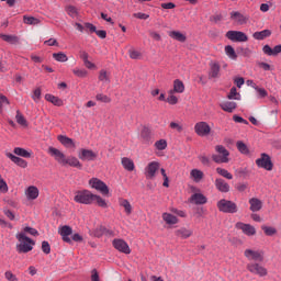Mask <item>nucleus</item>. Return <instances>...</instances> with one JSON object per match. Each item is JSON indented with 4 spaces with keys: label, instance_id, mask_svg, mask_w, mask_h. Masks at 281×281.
I'll use <instances>...</instances> for the list:
<instances>
[{
    "label": "nucleus",
    "instance_id": "1a4fd4ad",
    "mask_svg": "<svg viewBox=\"0 0 281 281\" xmlns=\"http://www.w3.org/2000/svg\"><path fill=\"white\" fill-rule=\"evenodd\" d=\"M226 37L234 43H245L248 36L243 31H227Z\"/></svg>",
    "mask_w": 281,
    "mask_h": 281
},
{
    "label": "nucleus",
    "instance_id": "a18cd8bd",
    "mask_svg": "<svg viewBox=\"0 0 281 281\" xmlns=\"http://www.w3.org/2000/svg\"><path fill=\"white\" fill-rule=\"evenodd\" d=\"M154 147H156L158 151H164L168 148V142H166V139H158L156 144H154Z\"/></svg>",
    "mask_w": 281,
    "mask_h": 281
},
{
    "label": "nucleus",
    "instance_id": "7ed1b4c3",
    "mask_svg": "<svg viewBox=\"0 0 281 281\" xmlns=\"http://www.w3.org/2000/svg\"><path fill=\"white\" fill-rule=\"evenodd\" d=\"M98 195L93 194L89 190H82V191H77L75 194L74 201L77 202L78 204H86L90 205L94 203V198Z\"/></svg>",
    "mask_w": 281,
    "mask_h": 281
},
{
    "label": "nucleus",
    "instance_id": "aec40b11",
    "mask_svg": "<svg viewBox=\"0 0 281 281\" xmlns=\"http://www.w3.org/2000/svg\"><path fill=\"white\" fill-rule=\"evenodd\" d=\"M48 155L55 158V160L59 162V165L67 159V156H65L63 151L52 146L48 147Z\"/></svg>",
    "mask_w": 281,
    "mask_h": 281
},
{
    "label": "nucleus",
    "instance_id": "69168bd1",
    "mask_svg": "<svg viewBox=\"0 0 281 281\" xmlns=\"http://www.w3.org/2000/svg\"><path fill=\"white\" fill-rule=\"evenodd\" d=\"M198 159L201 161L202 166H206L209 167L210 166V158L204 156V155H201V156H198Z\"/></svg>",
    "mask_w": 281,
    "mask_h": 281
},
{
    "label": "nucleus",
    "instance_id": "5701e85b",
    "mask_svg": "<svg viewBox=\"0 0 281 281\" xmlns=\"http://www.w3.org/2000/svg\"><path fill=\"white\" fill-rule=\"evenodd\" d=\"M40 195V190L35 186H30L25 189V196L27 201H35Z\"/></svg>",
    "mask_w": 281,
    "mask_h": 281
},
{
    "label": "nucleus",
    "instance_id": "c756f323",
    "mask_svg": "<svg viewBox=\"0 0 281 281\" xmlns=\"http://www.w3.org/2000/svg\"><path fill=\"white\" fill-rule=\"evenodd\" d=\"M270 36H271L270 30L257 31L252 35L255 41H265L267 37H270Z\"/></svg>",
    "mask_w": 281,
    "mask_h": 281
},
{
    "label": "nucleus",
    "instance_id": "f03ea898",
    "mask_svg": "<svg viewBox=\"0 0 281 281\" xmlns=\"http://www.w3.org/2000/svg\"><path fill=\"white\" fill-rule=\"evenodd\" d=\"M215 153L211 156V159L217 165L227 164L229 162V150L226 149L223 145L215 146Z\"/></svg>",
    "mask_w": 281,
    "mask_h": 281
},
{
    "label": "nucleus",
    "instance_id": "0e129e2a",
    "mask_svg": "<svg viewBox=\"0 0 281 281\" xmlns=\"http://www.w3.org/2000/svg\"><path fill=\"white\" fill-rule=\"evenodd\" d=\"M4 278L8 281H18L16 276L14 273H12L11 271H5Z\"/></svg>",
    "mask_w": 281,
    "mask_h": 281
},
{
    "label": "nucleus",
    "instance_id": "a19ab883",
    "mask_svg": "<svg viewBox=\"0 0 281 281\" xmlns=\"http://www.w3.org/2000/svg\"><path fill=\"white\" fill-rule=\"evenodd\" d=\"M224 52L226 53V56L231 60H236L238 58V55H236L234 47H232L231 45H227L226 47H224Z\"/></svg>",
    "mask_w": 281,
    "mask_h": 281
},
{
    "label": "nucleus",
    "instance_id": "bf43d9fd",
    "mask_svg": "<svg viewBox=\"0 0 281 281\" xmlns=\"http://www.w3.org/2000/svg\"><path fill=\"white\" fill-rule=\"evenodd\" d=\"M254 90L258 92L259 94V98L263 99L268 95L267 91L265 88H260V87H257V86H254Z\"/></svg>",
    "mask_w": 281,
    "mask_h": 281
},
{
    "label": "nucleus",
    "instance_id": "4468645a",
    "mask_svg": "<svg viewBox=\"0 0 281 281\" xmlns=\"http://www.w3.org/2000/svg\"><path fill=\"white\" fill-rule=\"evenodd\" d=\"M236 228L241 231V233H244L248 237H252L256 235V228L251 224H244L243 222H237Z\"/></svg>",
    "mask_w": 281,
    "mask_h": 281
},
{
    "label": "nucleus",
    "instance_id": "6ab92c4d",
    "mask_svg": "<svg viewBox=\"0 0 281 281\" xmlns=\"http://www.w3.org/2000/svg\"><path fill=\"white\" fill-rule=\"evenodd\" d=\"M262 53L268 57H277L279 54H281V44L276 45L274 48H271L269 44H266L262 47Z\"/></svg>",
    "mask_w": 281,
    "mask_h": 281
},
{
    "label": "nucleus",
    "instance_id": "e433bc0d",
    "mask_svg": "<svg viewBox=\"0 0 281 281\" xmlns=\"http://www.w3.org/2000/svg\"><path fill=\"white\" fill-rule=\"evenodd\" d=\"M122 166L125 168L126 171H134L135 165L133 159H130L127 157L122 158Z\"/></svg>",
    "mask_w": 281,
    "mask_h": 281
},
{
    "label": "nucleus",
    "instance_id": "680f3d73",
    "mask_svg": "<svg viewBox=\"0 0 281 281\" xmlns=\"http://www.w3.org/2000/svg\"><path fill=\"white\" fill-rule=\"evenodd\" d=\"M149 37H151L154 41L160 42L161 35L156 31H148Z\"/></svg>",
    "mask_w": 281,
    "mask_h": 281
},
{
    "label": "nucleus",
    "instance_id": "c03bdc74",
    "mask_svg": "<svg viewBox=\"0 0 281 281\" xmlns=\"http://www.w3.org/2000/svg\"><path fill=\"white\" fill-rule=\"evenodd\" d=\"M227 100H240V93L236 90V87H232L231 91L227 93Z\"/></svg>",
    "mask_w": 281,
    "mask_h": 281
},
{
    "label": "nucleus",
    "instance_id": "9d476101",
    "mask_svg": "<svg viewBox=\"0 0 281 281\" xmlns=\"http://www.w3.org/2000/svg\"><path fill=\"white\" fill-rule=\"evenodd\" d=\"M89 184L92 189H95V191H100L101 194H109V187L102 180L98 178H92L90 179Z\"/></svg>",
    "mask_w": 281,
    "mask_h": 281
},
{
    "label": "nucleus",
    "instance_id": "de8ad7c7",
    "mask_svg": "<svg viewBox=\"0 0 281 281\" xmlns=\"http://www.w3.org/2000/svg\"><path fill=\"white\" fill-rule=\"evenodd\" d=\"M99 80L103 83H111V78L109 77L108 71L104 69L100 70Z\"/></svg>",
    "mask_w": 281,
    "mask_h": 281
},
{
    "label": "nucleus",
    "instance_id": "338daca9",
    "mask_svg": "<svg viewBox=\"0 0 281 281\" xmlns=\"http://www.w3.org/2000/svg\"><path fill=\"white\" fill-rule=\"evenodd\" d=\"M0 192L7 193L8 192V184L2 179V176L0 175Z\"/></svg>",
    "mask_w": 281,
    "mask_h": 281
},
{
    "label": "nucleus",
    "instance_id": "7c9ffc66",
    "mask_svg": "<svg viewBox=\"0 0 281 281\" xmlns=\"http://www.w3.org/2000/svg\"><path fill=\"white\" fill-rule=\"evenodd\" d=\"M162 221H165L167 225H176L179 223L178 217L168 212L162 213Z\"/></svg>",
    "mask_w": 281,
    "mask_h": 281
},
{
    "label": "nucleus",
    "instance_id": "c9c22d12",
    "mask_svg": "<svg viewBox=\"0 0 281 281\" xmlns=\"http://www.w3.org/2000/svg\"><path fill=\"white\" fill-rule=\"evenodd\" d=\"M204 173L200 169H192L191 170V179L195 181V183H200L203 180Z\"/></svg>",
    "mask_w": 281,
    "mask_h": 281
},
{
    "label": "nucleus",
    "instance_id": "4c0bfd02",
    "mask_svg": "<svg viewBox=\"0 0 281 281\" xmlns=\"http://www.w3.org/2000/svg\"><path fill=\"white\" fill-rule=\"evenodd\" d=\"M119 204L121 206H123V209H125V213L127 215L132 214L133 213V206L131 205V203L128 202V200L124 199V198H121L119 199Z\"/></svg>",
    "mask_w": 281,
    "mask_h": 281
},
{
    "label": "nucleus",
    "instance_id": "58836bf2",
    "mask_svg": "<svg viewBox=\"0 0 281 281\" xmlns=\"http://www.w3.org/2000/svg\"><path fill=\"white\" fill-rule=\"evenodd\" d=\"M13 154L19 156V157L25 158V159H30L31 158V153H29L26 149L21 148V147L14 148L13 149Z\"/></svg>",
    "mask_w": 281,
    "mask_h": 281
},
{
    "label": "nucleus",
    "instance_id": "49530a36",
    "mask_svg": "<svg viewBox=\"0 0 281 281\" xmlns=\"http://www.w3.org/2000/svg\"><path fill=\"white\" fill-rule=\"evenodd\" d=\"M215 171H216L220 176L226 178L227 180L234 179V176H232V173H231L229 171H227L226 169H223V168L218 167L217 169H215Z\"/></svg>",
    "mask_w": 281,
    "mask_h": 281
},
{
    "label": "nucleus",
    "instance_id": "cd10ccee",
    "mask_svg": "<svg viewBox=\"0 0 281 281\" xmlns=\"http://www.w3.org/2000/svg\"><path fill=\"white\" fill-rule=\"evenodd\" d=\"M191 202L196 205H202L207 203V198L203 193H194L191 195Z\"/></svg>",
    "mask_w": 281,
    "mask_h": 281
},
{
    "label": "nucleus",
    "instance_id": "412c9836",
    "mask_svg": "<svg viewBox=\"0 0 281 281\" xmlns=\"http://www.w3.org/2000/svg\"><path fill=\"white\" fill-rule=\"evenodd\" d=\"M59 234L61 236V239H64V241L66 244H71V235H72V228L68 225H64L59 228Z\"/></svg>",
    "mask_w": 281,
    "mask_h": 281
},
{
    "label": "nucleus",
    "instance_id": "774afa93",
    "mask_svg": "<svg viewBox=\"0 0 281 281\" xmlns=\"http://www.w3.org/2000/svg\"><path fill=\"white\" fill-rule=\"evenodd\" d=\"M41 97H42V90H40V88H36L34 90V94H32V100H34L35 102H38Z\"/></svg>",
    "mask_w": 281,
    "mask_h": 281
},
{
    "label": "nucleus",
    "instance_id": "3c124183",
    "mask_svg": "<svg viewBox=\"0 0 281 281\" xmlns=\"http://www.w3.org/2000/svg\"><path fill=\"white\" fill-rule=\"evenodd\" d=\"M72 74L79 78H86L89 72L86 69H81V68H75L72 70Z\"/></svg>",
    "mask_w": 281,
    "mask_h": 281
},
{
    "label": "nucleus",
    "instance_id": "2f4dec72",
    "mask_svg": "<svg viewBox=\"0 0 281 281\" xmlns=\"http://www.w3.org/2000/svg\"><path fill=\"white\" fill-rule=\"evenodd\" d=\"M45 100H47V102H50L55 106H64V101L59 99V97H55L54 94H45Z\"/></svg>",
    "mask_w": 281,
    "mask_h": 281
},
{
    "label": "nucleus",
    "instance_id": "20e7f679",
    "mask_svg": "<svg viewBox=\"0 0 281 281\" xmlns=\"http://www.w3.org/2000/svg\"><path fill=\"white\" fill-rule=\"evenodd\" d=\"M217 209L224 214H236L238 212V205L226 199H222L217 202Z\"/></svg>",
    "mask_w": 281,
    "mask_h": 281
},
{
    "label": "nucleus",
    "instance_id": "052dcab7",
    "mask_svg": "<svg viewBox=\"0 0 281 281\" xmlns=\"http://www.w3.org/2000/svg\"><path fill=\"white\" fill-rule=\"evenodd\" d=\"M41 250H43L45 255L50 254V244H48V241H43L41 244Z\"/></svg>",
    "mask_w": 281,
    "mask_h": 281
},
{
    "label": "nucleus",
    "instance_id": "bb28decb",
    "mask_svg": "<svg viewBox=\"0 0 281 281\" xmlns=\"http://www.w3.org/2000/svg\"><path fill=\"white\" fill-rule=\"evenodd\" d=\"M183 91H186V86L181 80L176 79L173 82V90H169L168 94L183 93Z\"/></svg>",
    "mask_w": 281,
    "mask_h": 281
},
{
    "label": "nucleus",
    "instance_id": "37998d69",
    "mask_svg": "<svg viewBox=\"0 0 281 281\" xmlns=\"http://www.w3.org/2000/svg\"><path fill=\"white\" fill-rule=\"evenodd\" d=\"M53 58H55V60L58 63H67L68 61V56L64 52L53 54Z\"/></svg>",
    "mask_w": 281,
    "mask_h": 281
},
{
    "label": "nucleus",
    "instance_id": "4be33fe9",
    "mask_svg": "<svg viewBox=\"0 0 281 281\" xmlns=\"http://www.w3.org/2000/svg\"><path fill=\"white\" fill-rule=\"evenodd\" d=\"M59 165L60 166H70L72 168H78V169L82 168L80 160L75 156H69L64 161H61Z\"/></svg>",
    "mask_w": 281,
    "mask_h": 281
},
{
    "label": "nucleus",
    "instance_id": "79ce46f5",
    "mask_svg": "<svg viewBox=\"0 0 281 281\" xmlns=\"http://www.w3.org/2000/svg\"><path fill=\"white\" fill-rule=\"evenodd\" d=\"M236 148L241 155H249L248 146L241 140H237Z\"/></svg>",
    "mask_w": 281,
    "mask_h": 281
},
{
    "label": "nucleus",
    "instance_id": "c85d7f7f",
    "mask_svg": "<svg viewBox=\"0 0 281 281\" xmlns=\"http://www.w3.org/2000/svg\"><path fill=\"white\" fill-rule=\"evenodd\" d=\"M57 139L66 148H76V143H74V139L69 138L68 136L60 135V136H57Z\"/></svg>",
    "mask_w": 281,
    "mask_h": 281
},
{
    "label": "nucleus",
    "instance_id": "b1692460",
    "mask_svg": "<svg viewBox=\"0 0 281 281\" xmlns=\"http://www.w3.org/2000/svg\"><path fill=\"white\" fill-rule=\"evenodd\" d=\"M220 77H221V66L217 63H211L210 72H209L210 80L217 79Z\"/></svg>",
    "mask_w": 281,
    "mask_h": 281
},
{
    "label": "nucleus",
    "instance_id": "dca6fc26",
    "mask_svg": "<svg viewBox=\"0 0 281 281\" xmlns=\"http://www.w3.org/2000/svg\"><path fill=\"white\" fill-rule=\"evenodd\" d=\"M232 21H235L237 25H245L249 21V15L243 14L240 12H231Z\"/></svg>",
    "mask_w": 281,
    "mask_h": 281
},
{
    "label": "nucleus",
    "instance_id": "a878e982",
    "mask_svg": "<svg viewBox=\"0 0 281 281\" xmlns=\"http://www.w3.org/2000/svg\"><path fill=\"white\" fill-rule=\"evenodd\" d=\"M238 104L235 101H224L220 103V108L226 113H234Z\"/></svg>",
    "mask_w": 281,
    "mask_h": 281
},
{
    "label": "nucleus",
    "instance_id": "603ef678",
    "mask_svg": "<svg viewBox=\"0 0 281 281\" xmlns=\"http://www.w3.org/2000/svg\"><path fill=\"white\" fill-rule=\"evenodd\" d=\"M95 100L103 103H110L112 101L111 97H108L106 94H103V93H97Z\"/></svg>",
    "mask_w": 281,
    "mask_h": 281
},
{
    "label": "nucleus",
    "instance_id": "13d9d810",
    "mask_svg": "<svg viewBox=\"0 0 281 281\" xmlns=\"http://www.w3.org/2000/svg\"><path fill=\"white\" fill-rule=\"evenodd\" d=\"M160 172H161V176H162V179L165 180L162 182V187L165 188H169V177L168 175L166 173V170L164 168L160 169Z\"/></svg>",
    "mask_w": 281,
    "mask_h": 281
},
{
    "label": "nucleus",
    "instance_id": "864d4df0",
    "mask_svg": "<svg viewBox=\"0 0 281 281\" xmlns=\"http://www.w3.org/2000/svg\"><path fill=\"white\" fill-rule=\"evenodd\" d=\"M66 13H68L70 18H77L78 16V10L74 5H68L66 8Z\"/></svg>",
    "mask_w": 281,
    "mask_h": 281
},
{
    "label": "nucleus",
    "instance_id": "6e6d98bb",
    "mask_svg": "<svg viewBox=\"0 0 281 281\" xmlns=\"http://www.w3.org/2000/svg\"><path fill=\"white\" fill-rule=\"evenodd\" d=\"M94 201L97 202V205H99L100 207H103V209L108 207V203H106V201L102 196L97 195L94 198Z\"/></svg>",
    "mask_w": 281,
    "mask_h": 281
},
{
    "label": "nucleus",
    "instance_id": "423d86ee",
    "mask_svg": "<svg viewBox=\"0 0 281 281\" xmlns=\"http://www.w3.org/2000/svg\"><path fill=\"white\" fill-rule=\"evenodd\" d=\"M246 269H248L249 273H252L254 276H258L259 278H263L268 273L267 268L262 267V265L257 262H250L246 265Z\"/></svg>",
    "mask_w": 281,
    "mask_h": 281
},
{
    "label": "nucleus",
    "instance_id": "9b49d317",
    "mask_svg": "<svg viewBox=\"0 0 281 281\" xmlns=\"http://www.w3.org/2000/svg\"><path fill=\"white\" fill-rule=\"evenodd\" d=\"M194 130L195 134L200 137L209 136L212 133V127L206 122L195 123Z\"/></svg>",
    "mask_w": 281,
    "mask_h": 281
},
{
    "label": "nucleus",
    "instance_id": "72a5a7b5",
    "mask_svg": "<svg viewBox=\"0 0 281 281\" xmlns=\"http://www.w3.org/2000/svg\"><path fill=\"white\" fill-rule=\"evenodd\" d=\"M169 37H171L173 41H178L180 43H186L187 36L181 33V31H170Z\"/></svg>",
    "mask_w": 281,
    "mask_h": 281
},
{
    "label": "nucleus",
    "instance_id": "473e14b6",
    "mask_svg": "<svg viewBox=\"0 0 281 281\" xmlns=\"http://www.w3.org/2000/svg\"><path fill=\"white\" fill-rule=\"evenodd\" d=\"M1 41H4L8 44H19L20 43V37L16 35H7V34H0Z\"/></svg>",
    "mask_w": 281,
    "mask_h": 281
},
{
    "label": "nucleus",
    "instance_id": "09e8293b",
    "mask_svg": "<svg viewBox=\"0 0 281 281\" xmlns=\"http://www.w3.org/2000/svg\"><path fill=\"white\" fill-rule=\"evenodd\" d=\"M261 229H262L263 234H266V236H268V237H271V236H274L276 234H278V231L271 226H262Z\"/></svg>",
    "mask_w": 281,
    "mask_h": 281
},
{
    "label": "nucleus",
    "instance_id": "0eeeda50",
    "mask_svg": "<svg viewBox=\"0 0 281 281\" xmlns=\"http://www.w3.org/2000/svg\"><path fill=\"white\" fill-rule=\"evenodd\" d=\"M244 255H245V258L248 259L249 261H255V262L265 261V251L263 250L246 249Z\"/></svg>",
    "mask_w": 281,
    "mask_h": 281
},
{
    "label": "nucleus",
    "instance_id": "ea45409f",
    "mask_svg": "<svg viewBox=\"0 0 281 281\" xmlns=\"http://www.w3.org/2000/svg\"><path fill=\"white\" fill-rule=\"evenodd\" d=\"M176 236H178L182 239H187L192 236V231H190L188 228H180V229L176 231Z\"/></svg>",
    "mask_w": 281,
    "mask_h": 281
},
{
    "label": "nucleus",
    "instance_id": "e2e57ef3",
    "mask_svg": "<svg viewBox=\"0 0 281 281\" xmlns=\"http://www.w3.org/2000/svg\"><path fill=\"white\" fill-rule=\"evenodd\" d=\"M130 57L131 59L138 60L142 57V54L138 50L131 49Z\"/></svg>",
    "mask_w": 281,
    "mask_h": 281
},
{
    "label": "nucleus",
    "instance_id": "393cba45",
    "mask_svg": "<svg viewBox=\"0 0 281 281\" xmlns=\"http://www.w3.org/2000/svg\"><path fill=\"white\" fill-rule=\"evenodd\" d=\"M249 205H250L249 211L252 213L261 211V209H262V202L258 198H250Z\"/></svg>",
    "mask_w": 281,
    "mask_h": 281
},
{
    "label": "nucleus",
    "instance_id": "2eb2a0df",
    "mask_svg": "<svg viewBox=\"0 0 281 281\" xmlns=\"http://www.w3.org/2000/svg\"><path fill=\"white\" fill-rule=\"evenodd\" d=\"M139 139L144 145L150 146L153 144L151 130L147 126H144L143 130H140Z\"/></svg>",
    "mask_w": 281,
    "mask_h": 281
},
{
    "label": "nucleus",
    "instance_id": "ddd939ff",
    "mask_svg": "<svg viewBox=\"0 0 281 281\" xmlns=\"http://www.w3.org/2000/svg\"><path fill=\"white\" fill-rule=\"evenodd\" d=\"M78 157L82 161H94L98 159V153H94L92 149H80Z\"/></svg>",
    "mask_w": 281,
    "mask_h": 281
},
{
    "label": "nucleus",
    "instance_id": "4d7b16f0",
    "mask_svg": "<svg viewBox=\"0 0 281 281\" xmlns=\"http://www.w3.org/2000/svg\"><path fill=\"white\" fill-rule=\"evenodd\" d=\"M166 102L170 105H177L178 104V97L173 95V93H169V97H167Z\"/></svg>",
    "mask_w": 281,
    "mask_h": 281
},
{
    "label": "nucleus",
    "instance_id": "f8f14e48",
    "mask_svg": "<svg viewBox=\"0 0 281 281\" xmlns=\"http://www.w3.org/2000/svg\"><path fill=\"white\" fill-rule=\"evenodd\" d=\"M112 245L114 249H116L121 254H125V255L131 254V248L124 239L115 238L113 239Z\"/></svg>",
    "mask_w": 281,
    "mask_h": 281
},
{
    "label": "nucleus",
    "instance_id": "8fccbe9b",
    "mask_svg": "<svg viewBox=\"0 0 281 281\" xmlns=\"http://www.w3.org/2000/svg\"><path fill=\"white\" fill-rule=\"evenodd\" d=\"M15 120H16V122H18L19 125H21V126H27L26 120H25L24 115H22V113L20 112V110L16 111Z\"/></svg>",
    "mask_w": 281,
    "mask_h": 281
},
{
    "label": "nucleus",
    "instance_id": "f704fd0d",
    "mask_svg": "<svg viewBox=\"0 0 281 281\" xmlns=\"http://www.w3.org/2000/svg\"><path fill=\"white\" fill-rule=\"evenodd\" d=\"M23 24L35 26L42 24V20L31 15H23Z\"/></svg>",
    "mask_w": 281,
    "mask_h": 281
},
{
    "label": "nucleus",
    "instance_id": "39448f33",
    "mask_svg": "<svg viewBox=\"0 0 281 281\" xmlns=\"http://www.w3.org/2000/svg\"><path fill=\"white\" fill-rule=\"evenodd\" d=\"M255 164H257L258 168H262L266 171L273 170V162L271 161V158L266 153H262L261 156L255 160Z\"/></svg>",
    "mask_w": 281,
    "mask_h": 281
},
{
    "label": "nucleus",
    "instance_id": "6e6552de",
    "mask_svg": "<svg viewBox=\"0 0 281 281\" xmlns=\"http://www.w3.org/2000/svg\"><path fill=\"white\" fill-rule=\"evenodd\" d=\"M159 169H160V162L158 161L148 162L147 167H145V172H144L145 178H147V180H154Z\"/></svg>",
    "mask_w": 281,
    "mask_h": 281
},
{
    "label": "nucleus",
    "instance_id": "f257e3e1",
    "mask_svg": "<svg viewBox=\"0 0 281 281\" xmlns=\"http://www.w3.org/2000/svg\"><path fill=\"white\" fill-rule=\"evenodd\" d=\"M16 240L19 241V245H16L18 254H29L35 246V241L26 237L24 233H18Z\"/></svg>",
    "mask_w": 281,
    "mask_h": 281
},
{
    "label": "nucleus",
    "instance_id": "f3484780",
    "mask_svg": "<svg viewBox=\"0 0 281 281\" xmlns=\"http://www.w3.org/2000/svg\"><path fill=\"white\" fill-rule=\"evenodd\" d=\"M215 189L221 193H228L231 191V186L224 179L217 178L214 181Z\"/></svg>",
    "mask_w": 281,
    "mask_h": 281
},
{
    "label": "nucleus",
    "instance_id": "5fc2aeb1",
    "mask_svg": "<svg viewBox=\"0 0 281 281\" xmlns=\"http://www.w3.org/2000/svg\"><path fill=\"white\" fill-rule=\"evenodd\" d=\"M21 234H30L31 236L37 237L38 236V231L32 227L26 226L23 228V232Z\"/></svg>",
    "mask_w": 281,
    "mask_h": 281
},
{
    "label": "nucleus",
    "instance_id": "a211bd4d",
    "mask_svg": "<svg viewBox=\"0 0 281 281\" xmlns=\"http://www.w3.org/2000/svg\"><path fill=\"white\" fill-rule=\"evenodd\" d=\"M5 157L10 159L14 165H16L20 168H26L29 167V162H26L25 159L18 157L16 155L12 153H5Z\"/></svg>",
    "mask_w": 281,
    "mask_h": 281
}]
</instances>
